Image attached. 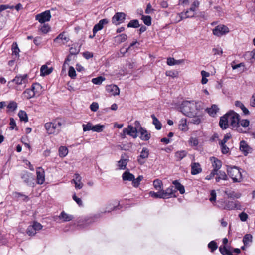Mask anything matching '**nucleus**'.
<instances>
[{"label":"nucleus","instance_id":"obj_16","mask_svg":"<svg viewBox=\"0 0 255 255\" xmlns=\"http://www.w3.org/2000/svg\"><path fill=\"white\" fill-rule=\"evenodd\" d=\"M138 132L140 134V138L143 141H148L151 137L150 133L143 127H140Z\"/></svg>","mask_w":255,"mask_h":255},{"label":"nucleus","instance_id":"obj_23","mask_svg":"<svg viewBox=\"0 0 255 255\" xmlns=\"http://www.w3.org/2000/svg\"><path fill=\"white\" fill-rule=\"evenodd\" d=\"M191 173L192 175H196L202 172V168L199 163H192L191 165Z\"/></svg>","mask_w":255,"mask_h":255},{"label":"nucleus","instance_id":"obj_63","mask_svg":"<svg viewBox=\"0 0 255 255\" xmlns=\"http://www.w3.org/2000/svg\"><path fill=\"white\" fill-rule=\"evenodd\" d=\"M90 110L93 112H96L99 109V104L97 102H93L90 106Z\"/></svg>","mask_w":255,"mask_h":255},{"label":"nucleus","instance_id":"obj_36","mask_svg":"<svg viewBox=\"0 0 255 255\" xmlns=\"http://www.w3.org/2000/svg\"><path fill=\"white\" fill-rule=\"evenodd\" d=\"M179 129L182 131H187L188 127L186 123V119H182L179 122Z\"/></svg>","mask_w":255,"mask_h":255},{"label":"nucleus","instance_id":"obj_21","mask_svg":"<svg viewBox=\"0 0 255 255\" xmlns=\"http://www.w3.org/2000/svg\"><path fill=\"white\" fill-rule=\"evenodd\" d=\"M189 13V11H186L185 12H182L177 14L175 22L176 23H178L183 19L193 17V15H188Z\"/></svg>","mask_w":255,"mask_h":255},{"label":"nucleus","instance_id":"obj_50","mask_svg":"<svg viewBox=\"0 0 255 255\" xmlns=\"http://www.w3.org/2000/svg\"><path fill=\"white\" fill-rule=\"evenodd\" d=\"M12 51L13 54L15 55L16 56H19L20 50L16 42L13 43L12 45Z\"/></svg>","mask_w":255,"mask_h":255},{"label":"nucleus","instance_id":"obj_12","mask_svg":"<svg viewBox=\"0 0 255 255\" xmlns=\"http://www.w3.org/2000/svg\"><path fill=\"white\" fill-rule=\"evenodd\" d=\"M161 192L163 199H168L172 197H176L175 193L176 192V190L174 189L173 186H170L165 190L162 189Z\"/></svg>","mask_w":255,"mask_h":255},{"label":"nucleus","instance_id":"obj_20","mask_svg":"<svg viewBox=\"0 0 255 255\" xmlns=\"http://www.w3.org/2000/svg\"><path fill=\"white\" fill-rule=\"evenodd\" d=\"M108 23V20L107 19H103L99 21L98 23L96 24L93 29V32L95 34L98 31L102 30L104 25Z\"/></svg>","mask_w":255,"mask_h":255},{"label":"nucleus","instance_id":"obj_57","mask_svg":"<svg viewBox=\"0 0 255 255\" xmlns=\"http://www.w3.org/2000/svg\"><path fill=\"white\" fill-rule=\"evenodd\" d=\"M9 125H10L9 129L10 130H13L14 129H15L16 130H18V128L16 126V122L13 118H11L10 119Z\"/></svg>","mask_w":255,"mask_h":255},{"label":"nucleus","instance_id":"obj_34","mask_svg":"<svg viewBox=\"0 0 255 255\" xmlns=\"http://www.w3.org/2000/svg\"><path fill=\"white\" fill-rule=\"evenodd\" d=\"M184 60H175L173 58H168L167 60V64L169 66H172L175 65H178L183 63Z\"/></svg>","mask_w":255,"mask_h":255},{"label":"nucleus","instance_id":"obj_32","mask_svg":"<svg viewBox=\"0 0 255 255\" xmlns=\"http://www.w3.org/2000/svg\"><path fill=\"white\" fill-rule=\"evenodd\" d=\"M199 2L198 1H194L193 3L192 4L190 9L187 10L189 11V13L188 14V15H193V17L195 14L194 13L196 10V8L199 7Z\"/></svg>","mask_w":255,"mask_h":255},{"label":"nucleus","instance_id":"obj_30","mask_svg":"<svg viewBox=\"0 0 255 255\" xmlns=\"http://www.w3.org/2000/svg\"><path fill=\"white\" fill-rule=\"evenodd\" d=\"M134 176L130 173L128 171H126L122 175V179L124 181H132Z\"/></svg>","mask_w":255,"mask_h":255},{"label":"nucleus","instance_id":"obj_2","mask_svg":"<svg viewBox=\"0 0 255 255\" xmlns=\"http://www.w3.org/2000/svg\"><path fill=\"white\" fill-rule=\"evenodd\" d=\"M202 106L203 103L201 102L186 101L182 103L181 111L187 116L194 117L197 114L196 111L202 109Z\"/></svg>","mask_w":255,"mask_h":255},{"label":"nucleus","instance_id":"obj_13","mask_svg":"<svg viewBox=\"0 0 255 255\" xmlns=\"http://www.w3.org/2000/svg\"><path fill=\"white\" fill-rule=\"evenodd\" d=\"M126 18V14L123 12L116 13L112 17V21L116 25L123 23Z\"/></svg>","mask_w":255,"mask_h":255},{"label":"nucleus","instance_id":"obj_45","mask_svg":"<svg viewBox=\"0 0 255 255\" xmlns=\"http://www.w3.org/2000/svg\"><path fill=\"white\" fill-rule=\"evenodd\" d=\"M149 195L154 198H162L163 199V197L162 194V192L161 191H158L157 192H155L154 191H150L149 193Z\"/></svg>","mask_w":255,"mask_h":255},{"label":"nucleus","instance_id":"obj_19","mask_svg":"<svg viewBox=\"0 0 255 255\" xmlns=\"http://www.w3.org/2000/svg\"><path fill=\"white\" fill-rule=\"evenodd\" d=\"M240 150L243 153L245 156H247L252 151V148L244 140L241 141L240 143Z\"/></svg>","mask_w":255,"mask_h":255},{"label":"nucleus","instance_id":"obj_28","mask_svg":"<svg viewBox=\"0 0 255 255\" xmlns=\"http://www.w3.org/2000/svg\"><path fill=\"white\" fill-rule=\"evenodd\" d=\"M127 35L125 34H122L114 37V41L117 44H120L127 39Z\"/></svg>","mask_w":255,"mask_h":255},{"label":"nucleus","instance_id":"obj_42","mask_svg":"<svg viewBox=\"0 0 255 255\" xmlns=\"http://www.w3.org/2000/svg\"><path fill=\"white\" fill-rule=\"evenodd\" d=\"M18 117L21 121L24 122H28V119L26 113L23 110H20L18 114Z\"/></svg>","mask_w":255,"mask_h":255},{"label":"nucleus","instance_id":"obj_59","mask_svg":"<svg viewBox=\"0 0 255 255\" xmlns=\"http://www.w3.org/2000/svg\"><path fill=\"white\" fill-rule=\"evenodd\" d=\"M209 249H211V252H214L217 248V245L216 243L214 241L210 242L208 245Z\"/></svg>","mask_w":255,"mask_h":255},{"label":"nucleus","instance_id":"obj_4","mask_svg":"<svg viewBox=\"0 0 255 255\" xmlns=\"http://www.w3.org/2000/svg\"><path fill=\"white\" fill-rule=\"evenodd\" d=\"M227 172L234 183L241 182L243 180L242 175L238 167L227 166Z\"/></svg>","mask_w":255,"mask_h":255},{"label":"nucleus","instance_id":"obj_62","mask_svg":"<svg viewBox=\"0 0 255 255\" xmlns=\"http://www.w3.org/2000/svg\"><path fill=\"white\" fill-rule=\"evenodd\" d=\"M31 227H33V229H35L36 231H39L42 228V225L37 222H34L32 225L31 226Z\"/></svg>","mask_w":255,"mask_h":255},{"label":"nucleus","instance_id":"obj_37","mask_svg":"<svg viewBox=\"0 0 255 255\" xmlns=\"http://www.w3.org/2000/svg\"><path fill=\"white\" fill-rule=\"evenodd\" d=\"M153 185L155 190L161 191L163 189V184L161 180L156 179L153 182Z\"/></svg>","mask_w":255,"mask_h":255},{"label":"nucleus","instance_id":"obj_5","mask_svg":"<svg viewBox=\"0 0 255 255\" xmlns=\"http://www.w3.org/2000/svg\"><path fill=\"white\" fill-rule=\"evenodd\" d=\"M62 123L58 120H55L45 124L44 127L48 134H57L61 128Z\"/></svg>","mask_w":255,"mask_h":255},{"label":"nucleus","instance_id":"obj_33","mask_svg":"<svg viewBox=\"0 0 255 255\" xmlns=\"http://www.w3.org/2000/svg\"><path fill=\"white\" fill-rule=\"evenodd\" d=\"M172 183L175 185V189L176 190H178L182 194L185 193V189L184 186L181 184L178 180L173 181Z\"/></svg>","mask_w":255,"mask_h":255},{"label":"nucleus","instance_id":"obj_7","mask_svg":"<svg viewBox=\"0 0 255 255\" xmlns=\"http://www.w3.org/2000/svg\"><path fill=\"white\" fill-rule=\"evenodd\" d=\"M138 132V128L131 125H128L127 128H124L123 133L121 134L122 138H125L126 135H128L134 138L137 137V133Z\"/></svg>","mask_w":255,"mask_h":255},{"label":"nucleus","instance_id":"obj_35","mask_svg":"<svg viewBox=\"0 0 255 255\" xmlns=\"http://www.w3.org/2000/svg\"><path fill=\"white\" fill-rule=\"evenodd\" d=\"M187 152L185 150L178 151L175 153V157L177 160H182L187 155Z\"/></svg>","mask_w":255,"mask_h":255},{"label":"nucleus","instance_id":"obj_14","mask_svg":"<svg viewBox=\"0 0 255 255\" xmlns=\"http://www.w3.org/2000/svg\"><path fill=\"white\" fill-rule=\"evenodd\" d=\"M69 37L66 34L65 32H62L59 34L57 37L54 39V42L58 44H65L69 41Z\"/></svg>","mask_w":255,"mask_h":255},{"label":"nucleus","instance_id":"obj_54","mask_svg":"<svg viewBox=\"0 0 255 255\" xmlns=\"http://www.w3.org/2000/svg\"><path fill=\"white\" fill-rule=\"evenodd\" d=\"M141 19L143 21L144 24L147 26H150L151 24V18L150 16H142Z\"/></svg>","mask_w":255,"mask_h":255},{"label":"nucleus","instance_id":"obj_52","mask_svg":"<svg viewBox=\"0 0 255 255\" xmlns=\"http://www.w3.org/2000/svg\"><path fill=\"white\" fill-rule=\"evenodd\" d=\"M93 125L91 123L88 122L86 124H83V129L84 132L92 130H93Z\"/></svg>","mask_w":255,"mask_h":255},{"label":"nucleus","instance_id":"obj_56","mask_svg":"<svg viewBox=\"0 0 255 255\" xmlns=\"http://www.w3.org/2000/svg\"><path fill=\"white\" fill-rule=\"evenodd\" d=\"M68 75L72 79H75L76 77V71L72 66H70L69 68Z\"/></svg>","mask_w":255,"mask_h":255},{"label":"nucleus","instance_id":"obj_39","mask_svg":"<svg viewBox=\"0 0 255 255\" xmlns=\"http://www.w3.org/2000/svg\"><path fill=\"white\" fill-rule=\"evenodd\" d=\"M52 69L51 68H48L46 65H43L41 67L40 72L41 75L45 76L51 73Z\"/></svg>","mask_w":255,"mask_h":255},{"label":"nucleus","instance_id":"obj_8","mask_svg":"<svg viewBox=\"0 0 255 255\" xmlns=\"http://www.w3.org/2000/svg\"><path fill=\"white\" fill-rule=\"evenodd\" d=\"M212 32L214 35L217 37H221L228 34L230 32V30L227 26L223 24H220L214 28Z\"/></svg>","mask_w":255,"mask_h":255},{"label":"nucleus","instance_id":"obj_38","mask_svg":"<svg viewBox=\"0 0 255 255\" xmlns=\"http://www.w3.org/2000/svg\"><path fill=\"white\" fill-rule=\"evenodd\" d=\"M235 105L236 107L241 108L244 114L248 115L249 114V110L245 107L244 104L241 102L237 101L235 102Z\"/></svg>","mask_w":255,"mask_h":255},{"label":"nucleus","instance_id":"obj_18","mask_svg":"<svg viewBox=\"0 0 255 255\" xmlns=\"http://www.w3.org/2000/svg\"><path fill=\"white\" fill-rule=\"evenodd\" d=\"M37 183L42 184L45 181V172L44 170L40 167L36 169Z\"/></svg>","mask_w":255,"mask_h":255},{"label":"nucleus","instance_id":"obj_24","mask_svg":"<svg viewBox=\"0 0 255 255\" xmlns=\"http://www.w3.org/2000/svg\"><path fill=\"white\" fill-rule=\"evenodd\" d=\"M216 175L217 176L216 177L215 179L217 182H219L221 180H228V176L224 171L218 170L217 171V174H216Z\"/></svg>","mask_w":255,"mask_h":255},{"label":"nucleus","instance_id":"obj_41","mask_svg":"<svg viewBox=\"0 0 255 255\" xmlns=\"http://www.w3.org/2000/svg\"><path fill=\"white\" fill-rule=\"evenodd\" d=\"M68 153V149L65 146H60L59 148V155L61 157H65Z\"/></svg>","mask_w":255,"mask_h":255},{"label":"nucleus","instance_id":"obj_25","mask_svg":"<svg viewBox=\"0 0 255 255\" xmlns=\"http://www.w3.org/2000/svg\"><path fill=\"white\" fill-rule=\"evenodd\" d=\"M30 89L34 92L35 96H38L41 92L42 87L40 84L35 83L32 84Z\"/></svg>","mask_w":255,"mask_h":255},{"label":"nucleus","instance_id":"obj_47","mask_svg":"<svg viewBox=\"0 0 255 255\" xmlns=\"http://www.w3.org/2000/svg\"><path fill=\"white\" fill-rule=\"evenodd\" d=\"M243 242L245 245H247L252 242V236L251 234H246L243 237Z\"/></svg>","mask_w":255,"mask_h":255},{"label":"nucleus","instance_id":"obj_51","mask_svg":"<svg viewBox=\"0 0 255 255\" xmlns=\"http://www.w3.org/2000/svg\"><path fill=\"white\" fill-rule=\"evenodd\" d=\"M219 250L223 255H233L224 246H221L219 248Z\"/></svg>","mask_w":255,"mask_h":255},{"label":"nucleus","instance_id":"obj_55","mask_svg":"<svg viewBox=\"0 0 255 255\" xmlns=\"http://www.w3.org/2000/svg\"><path fill=\"white\" fill-rule=\"evenodd\" d=\"M80 51V48H77L76 45H73L70 48V55H76Z\"/></svg>","mask_w":255,"mask_h":255},{"label":"nucleus","instance_id":"obj_27","mask_svg":"<svg viewBox=\"0 0 255 255\" xmlns=\"http://www.w3.org/2000/svg\"><path fill=\"white\" fill-rule=\"evenodd\" d=\"M60 219H61L64 222H67L71 221L73 219L72 215L68 214L65 213L64 211H62L59 216Z\"/></svg>","mask_w":255,"mask_h":255},{"label":"nucleus","instance_id":"obj_48","mask_svg":"<svg viewBox=\"0 0 255 255\" xmlns=\"http://www.w3.org/2000/svg\"><path fill=\"white\" fill-rule=\"evenodd\" d=\"M105 80V78L104 77L99 76L98 77L93 78L92 79V82L96 85H100Z\"/></svg>","mask_w":255,"mask_h":255},{"label":"nucleus","instance_id":"obj_64","mask_svg":"<svg viewBox=\"0 0 255 255\" xmlns=\"http://www.w3.org/2000/svg\"><path fill=\"white\" fill-rule=\"evenodd\" d=\"M72 198L79 206H82L83 205L82 200L81 198L77 197L75 194L72 196Z\"/></svg>","mask_w":255,"mask_h":255},{"label":"nucleus","instance_id":"obj_10","mask_svg":"<svg viewBox=\"0 0 255 255\" xmlns=\"http://www.w3.org/2000/svg\"><path fill=\"white\" fill-rule=\"evenodd\" d=\"M51 17L49 10H46L36 16V20H38L41 23H44L50 21Z\"/></svg>","mask_w":255,"mask_h":255},{"label":"nucleus","instance_id":"obj_6","mask_svg":"<svg viewBox=\"0 0 255 255\" xmlns=\"http://www.w3.org/2000/svg\"><path fill=\"white\" fill-rule=\"evenodd\" d=\"M217 206L220 209L229 210L241 209V205L238 201H230L224 199L217 201Z\"/></svg>","mask_w":255,"mask_h":255},{"label":"nucleus","instance_id":"obj_29","mask_svg":"<svg viewBox=\"0 0 255 255\" xmlns=\"http://www.w3.org/2000/svg\"><path fill=\"white\" fill-rule=\"evenodd\" d=\"M22 96L24 99H30L35 96L34 92L31 89H27L23 92Z\"/></svg>","mask_w":255,"mask_h":255},{"label":"nucleus","instance_id":"obj_31","mask_svg":"<svg viewBox=\"0 0 255 255\" xmlns=\"http://www.w3.org/2000/svg\"><path fill=\"white\" fill-rule=\"evenodd\" d=\"M225 193L230 198H239L241 196V193L234 191H225Z\"/></svg>","mask_w":255,"mask_h":255},{"label":"nucleus","instance_id":"obj_17","mask_svg":"<svg viewBox=\"0 0 255 255\" xmlns=\"http://www.w3.org/2000/svg\"><path fill=\"white\" fill-rule=\"evenodd\" d=\"M106 91L113 96L119 95L120 94V89L118 87L114 84H111L106 86Z\"/></svg>","mask_w":255,"mask_h":255},{"label":"nucleus","instance_id":"obj_15","mask_svg":"<svg viewBox=\"0 0 255 255\" xmlns=\"http://www.w3.org/2000/svg\"><path fill=\"white\" fill-rule=\"evenodd\" d=\"M82 177L78 173H75L74 178L71 180V183L75 184V188L76 189H81L83 187V184L81 182Z\"/></svg>","mask_w":255,"mask_h":255},{"label":"nucleus","instance_id":"obj_43","mask_svg":"<svg viewBox=\"0 0 255 255\" xmlns=\"http://www.w3.org/2000/svg\"><path fill=\"white\" fill-rule=\"evenodd\" d=\"M151 118L153 120V124L155 125L156 128L159 130L161 128V124L158 119L154 115H151Z\"/></svg>","mask_w":255,"mask_h":255},{"label":"nucleus","instance_id":"obj_58","mask_svg":"<svg viewBox=\"0 0 255 255\" xmlns=\"http://www.w3.org/2000/svg\"><path fill=\"white\" fill-rule=\"evenodd\" d=\"M50 29V26L48 24H44L42 26H41L40 30L44 34L47 33Z\"/></svg>","mask_w":255,"mask_h":255},{"label":"nucleus","instance_id":"obj_22","mask_svg":"<svg viewBox=\"0 0 255 255\" xmlns=\"http://www.w3.org/2000/svg\"><path fill=\"white\" fill-rule=\"evenodd\" d=\"M210 161L212 162V166L213 167V170H215L217 172L222 166L221 161L214 157H211Z\"/></svg>","mask_w":255,"mask_h":255},{"label":"nucleus","instance_id":"obj_60","mask_svg":"<svg viewBox=\"0 0 255 255\" xmlns=\"http://www.w3.org/2000/svg\"><path fill=\"white\" fill-rule=\"evenodd\" d=\"M250 124V122L248 120L243 119L241 121L239 120V126L241 128V126L244 128H247L249 126Z\"/></svg>","mask_w":255,"mask_h":255},{"label":"nucleus","instance_id":"obj_1","mask_svg":"<svg viewBox=\"0 0 255 255\" xmlns=\"http://www.w3.org/2000/svg\"><path fill=\"white\" fill-rule=\"evenodd\" d=\"M219 125L223 129H227L230 125L232 129L239 132L244 131L239 126V115L233 111H230L220 118Z\"/></svg>","mask_w":255,"mask_h":255},{"label":"nucleus","instance_id":"obj_46","mask_svg":"<svg viewBox=\"0 0 255 255\" xmlns=\"http://www.w3.org/2000/svg\"><path fill=\"white\" fill-rule=\"evenodd\" d=\"M143 179V177L142 175L139 176L137 178L133 179L132 184L134 187H138L140 184V181Z\"/></svg>","mask_w":255,"mask_h":255},{"label":"nucleus","instance_id":"obj_49","mask_svg":"<svg viewBox=\"0 0 255 255\" xmlns=\"http://www.w3.org/2000/svg\"><path fill=\"white\" fill-rule=\"evenodd\" d=\"M104 128V126L100 124H97L96 125L93 126V131L100 132L103 130Z\"/></svg>","mask_w":255,"mask_h":255},{"label":"nucleus","instance_id":"obj_3","mask_svg":"<svg viewBox=\"0 0 255 255\" xmlns=\"http://www.w3.org/2000/svg\"><path fill=\"white\" fill-rule=\"evenodd\" d=\"M28 82V76L27 74H18L15 78L9 81L8 86L9 87L16 88L19 86L23 85L26 87V84Z\"/></svg>","mask_w":255,"mask_h":255},{"label":"nucleus","instance_id":"obj_61","mask_svg":"<svg viewBox=\"0 0 255 255\" xmlns=\"http://www.w3.org/2000/svg\"><path fill=\"white\" fill-rule=\"evenodd\" d=\"M27 233L29 236H34L36 234V231L31 226H28L27 229Z\"/></svg>","mask_w":255,"mask_h":255},{"label":"nucleus","instance_id":"obj_26","mask_svg":"<svg viewBox=\"0 0 255 255\" xmlns=\"http://www.w3.org/2000/svg\"><path fill=\"white\" fill-rule=\"evenodd\" d=\"M128 162V160L124 158V156L122 155L121 159L118 162L117 166L118 167V169L120 170L125 169Z\"/></svg>","mask_w":255,"mask_h":255},{"label":"nucleus","instance_id":"obj_9","mask_svg":"<svg viewBox=\"0 0 255 255\" xmlns=\"http://www.w3.org/2000/svg\"><path fill=\"white\" fill-rule=\"evenodd\" d=\"M21 178L23 180L24 183L27 186L32 187L34 186V178L32 174L26 171H24L21 174Z\"/></svg>","mask_w":255,"mask_h":255},{"label":"nucleus","instance_id":"obj_40","mask_svg":"<svg viewBox=\"0 0 255 255\" xmlns=\"http://www.w3.org/2000/svg\"><path fill=\"white\" fill-rule=\"evenodd\" d=\"M219 110V108L216 105H213L212 107L209 109H207V111L209 114L214 117Z\"/></svg>","mask_w":255,"mask_h":255},{"label":"nucleus","instance_id":"obj_11","mask_svg":"<svg viewBox=\"0 0 255 255\" xmlns=\"http://www.w3.org/2000/svg\"><path fill=\"white\" fill-rule=\"evenodd\" d=\"M149 154V150L147 148H143L140 152V155L137 157V161L138 163L140 165H143L144 164L146 159L148 158Z\"/></svg>","mask_w":255,"mask_h":255},{"label":"nucleus","instance_id":"obj_44","mask_svg":"<svg viewBox=\"0 0 255 255\" xmlns=\"http://www.w3.org/2000/svg\"><path fill=\"white\" fill-rule=\"evenodd\" d=\"M6 106L8 109V111H14L17 108V103L13 101H11L7 105H6Z\"/></svg>","mask_w":255,"mask_h":255},{"label":"nucleus","instance_id":"obj_53","mask_svg":"<svg viewBox=\"0 0 255 255\" xmlns=\"http://www.w3.org/2000/svg\"><path fill=\"white\" fill-rule=\"evenodd\" d=\"M140 25L137 20H131L128 24V27L137 28Z\"/></svg>","mask_w":255,"mask_h":255}]
</instances>
